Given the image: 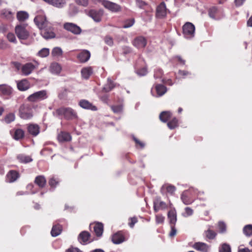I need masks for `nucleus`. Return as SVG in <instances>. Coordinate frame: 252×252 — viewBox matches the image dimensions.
<instances>
[{
    "instance_id": "58",
    "label": "nucleus",
    "mask_w": 252,
    "mask_h": 252,
    "mask_svg": "<svg viewBox=\"0 0 252 252\" xmlns=\"http://www.w3.org/2000/svg\"><path fill=\"white\" fill-rule=\"evenodd\" d=\"M137 73L140 76H144L147 74V70L146 68L144 67L141 69L138 70Z\"/></svg>"
},
{
    "instance_id": "63",
    "label": "nucleus",
    "mask_w": 252,
    "mask_h": 252,
    "mask_svg": "<svg viewBox=\"0 0 252 252\" xmlns=\"http://www.w3.org/2000/svg\"><path fill=\"white\" fill-rule=\"evenodd\" d=\"M66 252H82L80 250L76 248H71L68 249Z\"/></svg>"
},
{
    "instance_id": "43",
    "label": "nucleus",
    "mask_w": 252,
    "mask_h": 252,
    "mask_svg": "<svg viewBox=\"0 0 252 252\" xmlns=\"http://www.w3.org/2000/svg\"><path fill=\"white\" fill-rule=\"evenodd\" d=\"M231 248L229 245L226 243L221 244L219 248V252H231Z\"/></svg>"
},
{
    "instance_id": "41",
    "label": "nucleus",
    "mask_w": 252,
    "mask_h": 252,
    "mask_svg": "<svg viewBox=\"0 0 252 252\" xmlns=\"http://www.w3.org/2000/svg\"><path fill=\"white\" fill-rule=\"evenodd\" d=\"M50 50L48 48H44L41 49L37 53V55L41 58H45L49 55Z\"/></svg>"
},
{
    "instance_id": "25",
    "label": "nucleus",
    "mask_w": 252,
    "mask_h": 252,
    "mask_svg": "<svg viewBox=\"0 0 252 252\" xmlns=\"http://www.w3.org/2000/svg\"><path fill=\"white\" fill-rule=\"evenodd\" d=\"M181 199L185 205L191 204L193 202V200L191 199L189 196V191L188 190L184 191L181 196Z\"/></svg>"
},
{
    "instance_id": "11",
    "label": "nucleus",
    "mask_w": 252,
    "mask_h": 252,
    "mask_svg": "<svg viewBox=\"0 0 252 252\" xmlns=\"http://www.w3.org/2000/svg\"><path fill=\"white\" fill-rule=\"evenodd\" d=\"M132 43L138 49L143 48L147 44V39L143 36H138L134 38Z\"/></svg>"
},
{
    "instance_id": "23",
    "label": "nucleus",
    "mask_w": 252,
    "mask_h": 252,
    "mask_svg": "<svg viewBox=\"0 0 252 252\" xmlns=\"http://www.w3.org/2000/svg\"><path fill=\"white\" fill-rule=\"evenodd\" d=\"M39 126L36 124H30L28 127V132L34 136L39 134Z\"/></svg>"
},
{
    "instance_id": "7",
    "label": "nucleus",
    "mask_w": 252,
    "mask_h": 252,
    "mask_svg": "<svg viewBox=\"0 0 252 252\" xmlns=\"http://www.w3.org/2000/svg\"><path fill=\"white\" fill-rule=\"evenodd\" d=\"M34 21L40 29L44 27H48L49 25V22L47 21L46 17L44 16H37L34 18Z\"/></svg>"
},
{
    "instance_id": "55",
    "label": "nucleus",
    "mask_w": 252,
    "mask_h": 252,
    "mask_svg": "<svg viewBox=\"0 0 252 252\" xmlns=\"http://www.w3.org/2000/svg\"><path fill=\"white\" fill-rule=\"evenodd\" d=\"M156 220L158 224L162 223L164 220V217L162 215H157L156 216Z\"/></svg>"
},
{
    "instance_id": "44",
    "label": "nucleus",
    "mask_w": 252,
    "mask_h": 252,
    "mask_svg": "<svg viewBox=\"0 0 252 252\" xmlns=\"http://www.w3.org/2000/svg\"><path fill=\"white\" fill-rule=\"evenodd\" d=\"M244 234L247 236L252 235V225L249 224L246 225L243 228Z\"/></svg>"
},
{
    "instance_id": "18",
    "label": "nucleus",
    "mask_w": 252,
    "mask_h": 252,
    "mask_svg": "<svg viewBox=\"0 0 252 252\" xmlns=\"http://www.w3.org/2000/svg\"><path fill=\"white\" fill-rule=\"evenodd\" d=\"M12 92V89L5 84L0 85V95H10Z\"/></svg>"
},
{
    "instance_id": "31",
    "label": "nucleus",
    "mask_w": 252,
    "mask_h": 252,
    "mask_svg": "<svg viewBox=\"0 0 252 252\" xmlns=\"http://www.w3.org/2000/svg\"><path fill=\"white\" fill-rule=\"evenodd\" d=\"M94 231L97 236H101L103 232V224L100 222L96 223L94 227Z\"/></svg>"
},
{
    "instance_id": "2",
    "label": "nucleus",
    "mask_w": 252,
    "mask_h": 252,
    "mask_svg": "<svg viewBox=\"0 0 252 252\" xmlns=\"http://www.w3.org/2000/svg\"><path fill=\"white\" fill-rule=\"evenodd\" d=\"M27 24H19L15 28V32L20 39H27L29 36V32L26 29Z\"/></svg>"
},
{
    "instance_id": "32",
    "label": "nucleus",
    "mask_w": 252,
    "mask_h": 252,
    "mask_svg": "<svg viewBox=\"0 0 252 252\" xmlns=\"http://www.w3.org/2000/svg\"><path fill=\"white\" fill-rule=\"evenodd\" d=\"M62 231V227L60 225H55L53 226L51 231L52 236L56 237L60 235Z\"/></svg>"
},
{
    "instance_id": "29",
    "label": "nucleus",
    "mask_w": 252,
    "mask_h": 252,
    "mask_svg": "<svg viewBox=\"0 0 252 252\" xmlns=\"http://www.w3.org/2000/svg\"><path fill=\"white\" fill-rule=\"evenodd\" d=\"M92 73L93 69L90 66L84 67L81 70V74L82 77L86 79H88Z\"/></svg>"
},
{
    "instance_id": "47",
    "label": "nucleus",
    "mask_w": 252,
    "mask_h": 252,
    "mask_svg": "<svg viewBox=\"0 0 252 252\" xmlns=\"http://www.w3.org/2000/svg\"><path fill=\"white\" fill-rule=\"evenodd\" d=\"M218 228L221 233H223L226 231V224L222 221H219L218 223Z\"/></svg>"
},
{
    "instance_id": "40",
    "label": "nucleus",
    "mask_w": 252,
    "mask_h": 252,
    "mask_svg": "<svg viewBox=\"0 0 252 252\" xmlns=\"http://www.w3.org/2000/svg\"><path fill=\"white\" fill-rule=\"evenodd\" d=\"M115 87V86L112 80L110 78H108L107 83L104 87L103 90L105 92H108L111 91Z\"/></svg>"
},
{
    "instance_id": "37",
    "label": "nucleus",
    "mask_w": 252,
    "mask_h": 252,
    "mask_svg": "<svg viewBox=\"0 0 252 252\" xmlns=\"http://www.w3.org/2000/svg\"><path fill=\"white\" fill-rule=\"evenodd\" d=\"M171 113L169 111L162 112L159 115V119L163 122H166L171 117Z\"/></svg>"
},
{
    "instance_id": "26",
    "label": "nucleus",
    "mask_w": 252,
    "mask_h": 252,
    "mask_svg": "<svg viewBox=\"0 0 252 252\" xmlns=\"http://www.w3.org/2000/svg\"><path fill=\"white\" fill-rule=\"evenodd\" d=\"M165 190L169 194L172 195L176 190V188L171 185L165 184L161 188V192L162 193H164Z\"/></svg>"
},
{
    "instance_id": "12",
    "label": "nucleus",
    "mask_w": 252,
    "mask_h": 252,
    "mask_svg": "<svg viewBox=\"0 0 252 252\" xmlns=\"http://www.w3.org/2000/svg\"><path fill=\"white\" fill-rule=\"evenodd\" d=\"M167 13V9L164 2H161L157 8L156 16L158 18H163Z\"/></svg>"
},
{
    "instance_id": "19",
    "label": "nucleus",
    "mask_w": 252,
    "mask_h": 252,
    "mask_svg": "<svg viewBox=\"0 0 252 252\" xmlns=\"http://www.w3.org/2000/svg\"><path fill=\"white\" fill-rule=\"evenodd\" d=\"M193 247L196 250L202 252H208L209 249V246L206 243L202 242H196L194 245Z\"/></svg>"
},
{
    "instance_id": "50",
    "label": "nucleus",
    "mask_w": 252,
    "mask_h": 252,
    "mask_svg": "<svg viewBox=\"0 0 252 252\" xmlns=\"http://www.w3.org/2000/svg\"><path fill=\"white\" fill-rule=\"evenodd\" d=\"M134 23V19L132 18L128 20H127L125 21L124 25L123 27L124 28H128L131 27Z\"/></svg>"
},
{
    "instance_id": "16",
    "label": "nucleus",
    "mask_w": 252,
    "mask_h": 252,
    "mask_svg": "<svg viewBox=\"0 0 252 252\" xmlns=\"http://www.w3.org/2000/svg\"><path fill=\"white\" fill-rule=\"evenodd\" d=\"M154 210L156 212H157L159 210L165 209L167 207L164 202L160 200L158 198L154 201Z\"/></svg>"
},
{
    "instance_id": "57",
    "label": "nucleus",
    "mask_w": 252,
    "mask_h": 252,
    "mask_svg": "<svg viewBox=\"0 0 252 252\" xmlns=\"http://www.w3.org/2000/svg\"><path fill=\"white\" fill-rule=\"evenodd\" d=\"M162 74V70L161 69H158L155 72L154 77L155 78H160Z\"/></svg>"
},
{
    "instance_id": "34",
    "label": "nucleus",
    "mask_w": 252,
    "mask_h": 252,
    "mask_svg": "<svg viewBox=\"0 0 252 252\" xmlns=\"http://www.w3.org/2000/svg\"><path fill=\"white\" fill-rule=\"evenodd\" d=\"M204 233L206 237L209 239H214L217 235L216 232L211 229V226H209L208 229L204 232Z\"/></svg>"
},
{
    "instance_id": "3",
    "label": "nucleus",
    "mask_w": 252,
    "mask_h": 252,
    "mask_svg": "<svg viewBox=\"0 0 252 252\" xmlns=\"http://www.w3.org/2000/svg\"><path fill=\"white\" fill-rule=\"evenodd\" d=\"M20 117L23 119H29L32 117V110L29 104H23L19 108Z\"/></svg>"
},
{
    "instance_id": "30",
    "label": "nucleus",
    "mask_w": 252,
    "mask_h": 252,
    "mask_svg": "<svg viewBox=\"0 0 252 252\" xmlns=\"http://www.w3.org/2000/svg\"><path fill=\"white\" fill-rule=\"evenodd\" d=\"M90 237V235L89 232L83 231L79 234L78 240L81 243H85L89 240Z\"/></svg>"
},
{
    "instance_id": "42",
    "label": "nucleus",
    "mask_w": 252,
    "mask_h": 252,
    "mask_svg": "<svg viewBox=\"0 0 252 252\" xmlns=\"http://www.w3.org/2000/svg\"><path fill=\"white\" fill-rule=\"evenodd\" d=\"M24 136V132L21 129H16L14 135V138L16 140H19L22 138Z\"/></svg>"
},
{
    "instance_id": "51",
    "label": "nucleus",
    "mask_w": 252,
    "mask_h": 252,
    "mask_svg": "<svg viewBox=\"0 0 252 252\" xmlns=\"http://www.w3.org/2000/svg\"><path fill=\"white\" fill-rule=\"evenodd\" d=\"M1 15H2L4 17L8 19H11L12 17V14L11 12L6 9L1 11Z\"/></svg>"
},
{
    "instance_id": "54",
    "label": "nucleus",
    "mask_w": 252,
    "mask_h": 252,
    "mask_svg": "<svg viewBox=\"0 0 252 252\" xmlns=\"http://www.w3.org/2000/svg\"><path fill=\"white\" fill-rule=\"evenodd\" d=\"M7 38L10 42L14 43H15L16 42V38L13 33H8L7 35Z\"/></svg>"
},
{
    "instance_id": "53",
    "label": "nucleus",
    "mask_w": 252,
    "mask_h": 252,
    "mask_svg": "<svg viewBox=\"0 0 252 252\" xmlns=\"http://www.w3.org/2000/svg\"><path fill=\"white\" fill-rule=\"evenodd\" d=\"M58 183L59 181L54 177L51 178L49 181L50 186L53 188H55Z\"/></svg>"
},
{
    "instance_id": "61",
    "label": "nucleus",
    "mask_w": 252,
    "mask_h": 252,
    "mask_svg": "<svg viewBox=\"0 0 252 252\" xmlns=\"http://www.w3.org/2000/svg\"><path fill=\"white\" fill-rule=\"evenodd\" d=\"M137 220L136 218H130V222H129V225L130 227H133L134 225L137 222Z\"/></svg>"
},
{
    "instance_id": "21",
    "label": "nucleus",
    "mask_w": 252,
    "mask_h": 252,
    "mask_svg": "<svg viewBox=\"0 0 252 252\" xmlns=\"http://www.w3.org/2000/svg\"><path fill=\"white\" fill-rule=\"evenodd\" d=\"M79 104L80 106L84 109H90L94 111L97 110L95 106H93L91 103L85 99L81 100Z\"/></svg>"
},
{
    "instance_id": "56",
    "label": "nucleus",
    "mask_w": 252,
    "mask_h": 252,
    "mask_svg": "<svg viewBox=\"0 0 252 252\" xmlns=\"http://www.w3.org/2000/svg\"><path fill=\"white\" fill-rule=\"evenodd\" d=\"M75 2L83 6H87L88 4L89 0H75Z\"/></svg>"
},
{
    "instance_id": "48",
    "label": "nucleus",
    "mask_w": 252,
    "mask_h": 252,
    "mask_svg": "<svg viewBox=\"0 0 252 252\" xmlns=\"http://www.w3.org/2000/svg\"><path fill=\"white\" fill-rule=\"evenodd\" d=\"M193 213V210L190 207H186L185 208V212L183 213V216L185 217H188L192 215Z\"/></svg>"
},
{
    "instance_id": "17",
    "label": "nucleus",
    "mask_w": 252,
    "mask_h": 252,
    "mask_svg": "<svg viewBox=\"0 0 252 252\" xmlns=\"http://www.w3.org/2000/svg\"><path fill=\"white\" fill-rule=\"evenodd\" d=\"M18 89L21 91H25L30 88V83L27 79H23L17 83Z\"/></svg>"
},
{
    "instance_id": "8",
    "label": "nucleus",
    "mask_w": 252,
    "mask_h": 252,
    "mask_svg": "<svg viewBox=\"0 0 252 252\" xmlns=\"http://www.w3.org/2000/svg\"><path fill=\"white\" fill-rule=\"evenodd\" d=\"M35 63L37 64L36 65L32 63H28L24 64L21 68V71L23 75L28 76L31 74L37 65V63Z\"/></svg>"
},
{
    "instance_id": "6",
    "label": "nucleus",
    "mask_w": 252,
    "mask_h": 252,
    "mask_svg": "<svg viewBox=\"0 0 252 252\" xmlns=\"http://www.w3.org/2000/svg\"><path fill=\"white\" fill-rule=\"evenodd\" d=\"M63 28L74 34H79L82 32L81 29L79 26L72 23H65L63 25Z\"/></svg>"
},
{
    "instance_id": "35",
    "label": "nucleus",
    "mask_w": 252,
    "mask_h": 252,
    "mask_svg": "<svg viewBox=\"0 0 252 252\" xmlns=\"http://www.w3.org/2000/svg\"><path fill=\"white\" fill-rule=\"evenodd\" d=\"M17 19L21 22L24 21L29 18V14L27 12L21 11L17 14Z\"/></svg>"
},
{
    "instance_id": "28",
    "label": "nucleus",
    "mask_w": 252,
    "mask_h": 252,
    "mask_svg": "<svg viewBox=\"0 0 252 252\" xmlns=\"http://www.w3.org/2000/svg\"><path fill=\"white\" fill-rule=\"evenodd\" d=\"M168 218L171 225H175L177 221L176 213L175 209L169 211L168 213Z\"/></svg>"
},
{
    "instance_id": "10",
    "label": "nucleus",
    "mask_w": 252,
    "mask_h": 252,
    "mask_svg": "<svg viewBox=\"0 0 252 252\" xmlns=\"http://www.w3.org/2000/svg\"><path fill=\"white\" fill-rule=\"evenodd\" d=\"M41 34L45 39H49L55 37V34L53 32L52 29L51 28L50 25H49L48 27H44L40 29Z\"/></svg>"
},
{
    "instance_id": "20",
    "label": "nucleus",
    "mask_w": 252,
    "mask_h": 252,
    "mask_svg": "<svg viewBox=\"0 0 252 252\" xmlns=\"http://www.w3.org/2000/svg\"><path fill=\"white\" fill-rule=\"evenodd\" d=\"M91 57V54L87 50H84L79 53L77 58L81 63H85L87 62Z\"/></svg>"
},
{
    "instance_id": "4",
    "label": "nucleus",
    "mask_w": 252,
    "mask_h": 252,
    "mask_svg": "<svg viewBox=\"0 0 252 252\" xmlns=\"http://www.w3.org/2000/svg\"><path fill=\"white\" fill-rule=\"evenodd\" d=\"M48 97L47 92L45 90L35 92L29 95L27 99L30 102H37L47 98Z\"/></svg>"
},
{
    "instance_id": "24",
    "label": "nucleus",
    "mask_w": 252,
    "mask_h": 252,
    "mask_svg": "<svg viewBox=\"0 0 252 252\" xmlns=\"http://www.w3.org/2000/svg\"><path fill=\"white\" fill-rule=\"evenodd\" d=\"M112 241L113 243L119 244L125 241V238L122 233L119 232L113 235L112 237Z\"/></svg>"
},
{
    "instance_id": "62",
    "label": "nucleus",
    "mask_w": 252,
    "mask_h": 252,
    "mask_svg": "<svg viewBox=\"0 0 252 252\" xmlns=\"http://www.w3.org/2000/svg\"><path fill=\"white\" fill-rule=\"evenodd\" d=\"M123 51L125 54H126L130 53L131 49L129 47L125 46L123 48Z\"/></svg>"
},
{
    "instance_id": "13",
    "label": "nucleus",
    "mask_w": 252,
    "mask_h": 252,
    "mask_svg": "<svg viewBox=\"0 0 252 252\" xmlns=\"http://www.w3.org/2000/svg\"><path fill=\"white\" fill-rule=\"evenodd\" d=\"M45 2L54 7L61 8L66 4L65 0H43Z\"/></svg>"
},
{
    "instance_id": "5",
    "label": "nucleus",
    "mask_w": 252,
    "mask_h": 252,
    "mask_svg": "<svg viewBox=\"0 0 252 252\" xmlns=\"http://www.w3.org/2000/svg\"><path fill=\"white\" fill-rule=\"evenodd\" d=\"M183 32L186 38L193 37L194 35L195 27L191 23L187 22L183 27Z\"/></svg>"
},
{
    "instance_id": "49",
    "label": "nucleus",
    "mask_w": 252,
    "mask_h": 252,
    "mask_svg": "<svg viewBox=\"0 0 252 252\" xmlns=\"http://www.w3.org/2000/svg\"><path fill=\"white\" fill-rule=\"evenodd\" d=\"M178 120L176 118H174L171 121L167 123L168 127L170 129H173L177 126Z\"/></svg>"
},
{
    "instance_id": "27",
    "label": "nucleus",
    "mask_w": 252,
    "mask_h": 252,
    "mask_svg": "<svg viewBox=\"0 0 252 252\" xmlns=\"http://www.w3.org/2000/svg\"><path fill=\"white\" fill-rule=\"evenodd\" d=\"M58 140L61 142L65 141H69L71 140V136L67 132H61L58 134Z\"/></svg>"
},
{
    "instance_id": "64",
    "label": "nucleus",
    "mask_w": 252,
    "mask_h": 252,
    "mask_svg": "<svg viewBox=\"0 0 252 252\" xmlns=\"http://www.w3.org/2000/svg\"><path fill=\"white\" fill-rule=\"evenodd\" d=\"M245 0H235V5L237 6H241L243 4Z\"/></svg>"
},
{
    "instance_id": "1",
    "label": "nucleus",
    "mask_w": 252,
    "mask_h": 252,
    "mask_svg": "<svg viewBox=\"0 0 252 252\" xmlns=\"http://www.w3.org/2000/svg\"><path fill=\"white\" fill-rule=\"evenodd\" d=\"M53 115L56 117L63 116L66 119H72L77 117L76 112L69 107H61L57 109L53 112Z\"/></svg>"
},
{
    "instance_id": "15",
    "label": "nucleus",
    "mask_w": 252,
    "mask_h": 252,
    "mask_svg": "<svg viewBox=\"0 0 252 252\" xmlns=\"http://www.w3.org/2000/svg\"><path fill=\"white\" fill-rule=\"evenodd\" d=\"M89 15L94 21L98 22L101 20V17L103 15V12L101 10H91L89 11Z\"/></svg>"
},
{
    "instance_id": "9",
    "label": "nucleus",
    "mask_w": 252,
    "mask_h": 252,
    "mask_svg": "<svg viewBox=\"0 0 252 252\" xmlns=\"http://www.w3.org/2000/svg\"><path fill=\"white\" fill-rule=\"evenodd\" d=\"M102 4L105 8L113 12H117L121 10V7L119 5L108 0H102Z\"/></svg>"
},
{
    "instance_id": "38",
    "label": "nucleus",
    "mask_w": 252,
    "mask_h": 252,
    "mask_svg": "<svg viewBox=\"0 0 252 252\" xmlns=\"http://www.w3.org/2000/svg\"><path fill=\"white\" fill-rule=\"evenodd\" d=\"M156 90L159 96L163 95L166 92V87L162 85H157L156 86Z\"/></svg>"
},
{
    "instance_id": "33",
    "label": "nucleus",
    "mask_w": 252,
    "mask_h": 252,
    "mask_svg": "<svg viewBox=\"0 0 252 252\" xmlns=\"http://www.w3.org/2000/svg\"><path fill=\"white\" fill-rule=\"evenodd\" d=\"M35 183L40 188L44 187L46 181L45 178L43 176H38L36 177L35 179Z\"/></svg>"
},
{
    "instance_id": "59",
    "label": "nucleus",
    "mask_w": 252,
    "mask_h": 252,
    "mask_svg": "<svg viewBox=\"0 0 252 252\" xmlns=\"http://www.w3.org/2000/svg\"><path fill=\"white\" fill-rule=\"evenodd\" d=\"M105 42L107 45L109 46H112L113 44L112 38L109 36H106L105 38Z\"/></svg>"
},
{
    "instance_id": "14",
    "label": "nucleus",
    "mask_w": 252,
    "mask_h": 252,
    "mask_svg": "<svg viewBox=\"0 0 252 252\" xmlns=\"http://www.w3.org/2000/svg\"><path fill=\"white\" fill-rule=\"evenodd\" d=\"M62 69L61 65L58 63L53 62L51 63L49 66L50 72L54 74L58 75Z\"/></svg>"
},
{
    "instance_id": "52",
    "label": "nucleus",
    "mask_w": 252,
    "mask_h": 252,
    "mask_svg": "<svg viewBox=\"0 0 252 252\" xmlns=\"http://www.w3.org/2000/svg\"><path fill=\"white\" fill-rule=\"evenodd\" d=\"M111 109L114 113H119L122 111L123 107L121 105H116V106H112Z\"/></svg>"
},
{
    "instance_id": "36",
    "label": "nucleus",
    "mask_w": 252,
    "mask_h": 252,
    "mask_svg": "<svg viewBox=\"0 0 252 252\" xmlns=\"http://www.w3.org/2000/svg\"><path fill=\"white\" fill-rule=\"evenodd\" d=\"M219 11L216 7L210 9L209 14L211 18L214 19H219L220 17L218 16Z\"/></svg>"
},
{
    "instance_id": "45",
    "label": "nucleus",
    "mask_w": 252,
    "mask_h": 252,
    "mask_svg": "<svg viewBox=\"0 0 252 252\" xmlns=\"http://www.w3.org/2000/svg\"><path fill=\"white\" fill-rule=\"evenodd\" d=\"M52 55L53 57H60L63 54V51L60 47H55L52 51Z\"/></svg>"
},
{
    "instance_id": "22",
    "label": "nucleus",
    "mask_w": 252,
    "mask_h": 252,
    "mask_svg": "<svg viewBox=\"0 0 252 252\" xmlns=\"http://www.w3.org/2000/svg\"><path fill=\"white\" fill-rule=\"evenodd\" d=\"M19 177V173L14 170L10 171L6 176V180L9 183H12L15 181Z\"/></svg>"
},
{
    "instance_id": "46",
    "label": "nucleus",
    "mask_w": 252,
    "mask_h": 252,
    "mask_svg": "<svg viewBox=\"0 0 252 252\" xmlns=\"http://www.w3.org/2000/svg\"><path fill=\"white\" fill-rule=\"evenodd\" d=\"M15 118V115L13 113H9L8 115H7L5 118H4V121L7 123L9 124L13 121H14Z\"/></svg>"
},
{
    "instance_id": "60",
    "label": "nucleus",
    "mask_w": 252,
    "mask_h": 252,
    "mask_svg": "<svg viewBox=\"0 0 252 252\" xmlns=\"http://www.w3.org/2000/svg\"><path fill=\"white\" fill-rule=\"evenodd\" d=\"M171 230L169 233V235L171 237L174 236L176 234V229L175 227V225H171Z\"/></svg>"
},
{
    "instance_id": "39",
    "label": "nucleus",
    "mask_w": 252,
    "mask_h": 252,
    "mask_svg": "<svg viewBox=\"0 0 252 252\" xmlns=\"http://www.w3.org/2000/svg\"><path fill=\"white\" fill-rule=\"evenodd\" d=\"M17 158L19 161L22 163H27L32 160V158L29 157L24 155H19L17 156Z\"/></svg>"
}]
</instances>
